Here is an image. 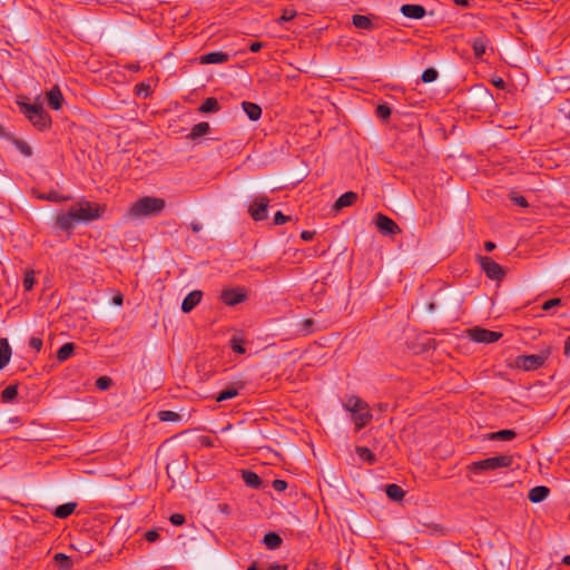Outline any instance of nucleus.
Masks as SVG:
<instances>
[{
    "instance_id": "obj_1",
    "label": "nucleus",
    "mask_w": 570,
    "mask_h": 570,
    "mask_svg": "<svg viewBox=\"0 0 570 570\" xmlns=\"http://www.w3.org/2000/svg\"><path fill=\"white\" fill-rule=\"evenodd\" d=\"M165 207L166 202L164 198L144 196L131 204L128 210V217L131 219L156 217L165 209Z\"/></svg>"
},
{
    "instance_id": "obj_2",
    "label": "nucleus",
    "mask_w": 570,
    "mask_h": 570,
    "mask_svg": "<svg viewBox=\"0 0 570 570\" xmlns=\"http://www.w3.org/2000/svg\"><path fill=\"white\" fill-rule=\"evenodd\" d=\"M343 407L351 413L357 432L364 429L373 419L368 404L356 395L346 396Z\"/></svg>"
},
{
    "instance_id": "obj_3",
    "label": "nucleus",
    "mask_w": 570,
    "mask_h": 570,
    "mask_svg": "<svg viewBox=\"0 0 570 570\" xmlns=\"http://www.w3.org/2000/svg\"><path fill=\"white\" fill-rule=\"evenodd\" d=\"M20 111L28 118V120L39 130H46L51 127L52 120L50 115L43 109L40 104H30L24 101H17Z\"/></svg>"
},
{
    "instance_id": "obj_4",
    "label": "nucleus",
    "mask_w": 570,
    "mask_h": 570,
    "mask_svg": "<svg viewBox=\"0 0 570 570\" xmlns=\"http://www.w3.org/2000/svg\"><path fill=\"white\" fill-rule=\"evenodd\" d=\"M513 464V456L510 454H501L487 458L480 461H473L468 466V472L472 474H481L485 471H493L501 468H510Z\"/></svg>"
},
{
    "instance_id": "obj_5",
    "label": "nucleus",
    "mask_w": 570,
    "mask_h": 570,
    "mask_svg": "<svg viewBox=\"0 0 570 570\" xmlns=\"http://www.w3.org/2000/svg\"><path fill=\"white\" fill-rule=\"evenodd\" d=\"M70 208L73 212L78 224L90 223L92 220L99 219L105 212V206H101L98 203H91L86 199L78 202Z\"/></svg>"
},
{
    "instance_id": "obj_6",
    "label": "nucleus",
    "mask_w": 570,
    "mask_h": 570,
    "mask_svg": "<svg viewBox=\"0 0 570 570\" xmlns=\"http://www.w3.org/2000/svg\"><path fill=\"white\" fill-rule=\"evenodd\" d=\"M551 352L552 348L547 346L539 354L520 355L515 358V365L523 371H535L544 365Z\"/></svg>"
},
{
    "instance_id": "obj_7",
    "label": "nucleus",
    "mask_w": 570,
    "mask_h": 570,
    "mask_svg": "<svg viewBox=\"0 0 570 570\" xmlns=\"http://www.w3.org/2000/svg\"><path fill=\"white\" fill-rule=\"evenodd\" d=\"M476 259L481 266V269L485 273L487 277L492 281H502L505 276L503 267L494 262L491 257L478 255Z\"/></svg>"
},
{
    "instance_id": "obj_8",
    "label": "nucleus",
    "mask_w": 570,
    "mask_h": 570,
    "mask_svg": "<svg viewBox=\"0 0 570 570\" xmlns=\"http://www.w3.org/2000/svg\"><path fill=\"white\" fill-rule=\"evenodd\" d=\"M502 335L501 332L490 331L479 326L469 330V336L475 343H494L499 341Z\"/></svg>"
},
{
    "instance_id": "obj_9",
    "label": "nucleus",
    "mask_w": 570,
    "mask_h": 570,
    "mask_svg": "<svg viewBox=\"0 0 570 570\" xmlns=\"http://www.w3.org/2000/svg\"><path fill=\"white\" fill-rule=\"evenodd\" d=\"M374 222L377 230L384 236H393L401 233L399 225L385 214L377 213Z\"/></svg>"
},
{
    "instance_id": "obj_10",
    "label": "nucleus",
    "mask_w": 570,
    "mask_h": 570,
    "mask_svg": "<svg viewBox=\"0 0 570 570\" xmlns=\"http://www.w3.org/2000/svg\"><path fill=\"white\" fill-rule=\"evenodd\" d=\"M269 198L267 196H257L248 207V213L253 220L262 222L267 218V208Z\"/></svg>"
},
{
    "instance_id": "obj_11",
    "label": "nucleus",
    "mask_w": 570,
    "mask_h": 570,
    "mask_svg": "<svg viewBox=\"0 0 570 570\" xmlns=\"http://www.w3.org/2000/svg\"><path fill=\"white\" fill-rule=\"evenodd\" d=\"M77 224L78 222L75 217V214L71 208H69L68 212H60L57 214L53 227L66 232L68 236H70Z\"/></svg>"
},
{
    "instance_id": "obj_12",
    "label": "nucleus",
    "mask_w": 570,
    "mask_h": 570,
    "mask_svg": "<svg viewBox=\"0 0 570 570\" xmlns=\"http://www.w3.org/2000/svg\"><path fill=\"white\" fill-rule=\"evenodd\" d=\"M220 299L228 306H235L246 299V294L240 288L224 289Z\"/></svg>"
},
{
    "instance_id": "obj_13",
    "label": "nucleus",
    "mask_w": 570,
    "mask_h": 570,
    "mask_svg": "<svg viewBox=\"0 0 570 570\" xmlns=\"http://www.w3.org/2000/svg\"><path fill=\"white\" fill-rule=\"evenodd\" d=\"M230 56L223 51H213L209 53L202 55L197 58V61L200 65H214V63H225L229 61Z\"/></svg>"
},
{
    "instance_id": "obj_14",
    "label": "nucleus",
    "mask_w": 570,
    "mask_h": 570,
    "mask_svg": "<svg viewBox=\"0 0 570 570\" xmlns=\"http://www.w3.org/2000/svg\"><path fill=\"white\" fill-rule=\"evenodd\" d=\"M203 292L202 291H193L188 293L181 303V311L184 313H190L202 301Z\"/></svg>"
},
{
    "instance_id": "obj_15",
    "label": "nucleus",
    "mask_w": 570,
    "mask_h": 570,
    "mask_svg": "<svg viewBox=\"0 0 570 570\" xmlns=\"http://www.w3.org/2000/svg\"><path fill=\"white\" fill-rule=\"evenodd\" d=\"M47 101L51 109H53V110L61 109L65 99H63V96H62L61 90L58 85H55L47 92Z\"/></svg>"
},
{
    "instance_id": "obj_16",
    "label": "nucleus",
    "mask_w": 570,
    "mask_h": 570,
    "mask_svg": "<svg viewBox=\"0 0 570 570\" xmlns=\"http://www.w3.org/2000/svg\"><path fill=\"white\" fill-rule=\"evenodd\" d=\"M357 200V194L354 191H346L341 195L333 205L335 212H340L344 207H348L355 204Z\"/></svg>"
},
{
    "instance_id": "obj_17",
    "label": "nucleus",
    "mask_w": 570,
    "mask_h": 570,
    "mask_svg": "<svg viewBox=\"0 0 570 570\" xmlns=\"http://www.w3.org/2000/svg\"><path fill=\"white\" fill-rule=\"evenodd\" d=\"M401 12L410 19H421L425 16V8L421 4H403Z\"/></svg>"
},
{
    "instance_id": "obj_18",
    "label": "nucleus",
    "mask_w": 570,
    "mask_h": 570,
    "mask_svg": "<svg viewBox=\"0 0 570 570\" xmlns=\"http://www.w3.org/2000/svg\"><path fill=\"white\" fill-rule=\"evenodd\" d=\"M242 479L250 489L259 490L263 485L261 476L250 470H242Z\"/></svg>"
},
{
    "instance_id": "obj_19",
    "label": "nucleus",
    "mask_w": 570,
    "mask_h": 570,
    "mask_svg": "<svg viewBox=\"0 0 570 570\" xmlns=\"http://www.w3.org/2000/svg\"><path fill=\"white\" fill-rule=\"evenodd\" d=\"M550 493V489L544 485H538L529 491L528 498L532 503L544 501Z\"/></svg>"
},
{
    "instance_id": "obj_20",
    "label": "nucleus",
    "mask_w": 570,
    "mask_h": 570,
    "mask_svg": "<svg viewBox=\"0 0 570 570\" xmlns=\"http://www.w3.org/2000/svg\"><path fill=\"white\" fill-rule=\"evenodd\" d=\"M6 140L10 141L24 157L32 156V148L24 140L18 139L12 134H8Z\"/></svg>"
},
{
    "instance_id": "obj_21",
    "label": "nucleus",
    "mask_w": 570,
    "mask_h": 570,
    "mask_svg": "<svg viewBox=\"0 0 570 570\" xmlns=\"http://www.w3.org/2000/svg\"><path fill=\"white\" fill-rule=\"evenodd\" d=\"M37 198L51 203H66L71 200L72 197L70 195H61L56 190H50L48 193L38 194Z\"/></svg>"
},
{
    "instance_id": "obj_22",
    "label": "nucleus",
    "mask_w": 570,
    "mask_h": 570,
    "mask_svg": "<svg viewBox=\"0 0 570 570\" xmlns=\"http://www.w3.org/2000/svg\"><path fill=\"white\" fill-rule=\"evenodd\" d=\"M11 347L7 338H0V370H3L10 362Z\"/></svg>"
},
{
    "instance_id": "obj_23",
    "label": "nucleus",
    "mask_w": 570,
    "mask_h": 570,
    "mask_svg": "<svg viewBox=\"0 0 570 570\" xmlns=\"http://www.w3.org/2000/svg\"><path fill=\"white\" fill-rule=\"evenodd\" d=\"M242 108L249 118V120L252 121L258 120L262 116V108L257 104L250 101H243Z\"/></svg>"
},
{
    "instance_id": "obj_24",
    "label": "nucleus",
    "mask_w": 570,
    "mask_h": 570,
    "mask_svg": "<svg viewBox=\"0 0 570 570\" xmlns=\"http://www.w3.org/2000/svg\"><path fill=\"white\" fill-rule=\"evenodd\" d=\"M262 542L268 550H276L282 546L283 539L276 532H267Z\"/></svg>"
},
{
    "instance_id": "obj_25",
    "label": "nucleus",
    "mask_w": 570,
    "mask_h": 570,
    "mask_svg": "<svg viewBox=\"0 0 570 570\" xmlns=\"http://www.w3.org/2000/svg\"><path fill=\"white\" fill-rule=\"evenodd\" d=\"M209 130H210V126L208 122H206V121L198 122L191 128L190 132L187 135V138L195 141V140L199 139L200 137H203L204 135L208 134Z\"/></svg>"
},
{
    "instance_id": "obj_26",
    "label": "nucleus",
    "mask_w": 570,
    "mask_h": 570,
    "mask_svg": "<svg viewBox=\"0 0 570 570\" xmlns=\"http://www.w3.org/2000/svg\"><path fill=\"white\" fill-rule=\"evenodd\" d=\"M449 296L448 293H438L433 301L429 303L428 309L429 312H435L436 309H441L442 312L446 311V297Z\"/></svg>"
},
{
    "instance_id": "obj_27",
    "label": "nucleus",
    "mask_w": 570,
    "mask_h": 570,
    "mask_svg": "<svg viewBox=\"0 0 570 570\" xmlns=\"http://www.w3.org/2000/svg\"><path fill=\"white\" fill-rule=\"evenodd\" d=\"M220 105L215 97L206 98L198 108L200 114L217 112L220 110Z\"/></svg>"
},
{
    "instance_id": "obj_28",
    "label": "nucleus",
    "mask_w": 570,
    "mask_h": 570,
    "mask_svg": "<svg viewBox=\"0 0 570 570\" xmlns=\"http://www.w3.org/2000/svg\"><path fill=\"white\" fill-rule=\"evenodd\" d=\"M77 508L76 502H68L61 505H58L53 510V515L58 519H67L69 515H71Z\"/></svg>"
},
{
    "instance_id": "obj_29",
    "label": "nucleus",
    "mask_w": 570,
    "mask_h": 570,
    "mask_svg": "<svg viewBox=\"0 0 570 570\" xmlns=\"http://www.w3.org/2000/svg\"><path fill=\"white\" fill-rule=\"evenodd\" d=\"M385 493L389 499L395 502L401 501L405 495V491L400 485L394 483L387 484L385 487Z\"/></svg>"
},
{
    "instance_id": "obj_30",
    "label": "nucleus",
    "mask_w": 570,
    "mask_h": 570,
    "mask_svg": "<svg viewBox=\"0 0 570 570\" xmlns=\"http://www.w3.org/2000/svg\"><path fill=\"white\" fill-rule=\"evenodd\" d=\"M352 22L356 28L362 29V30L371 31L373 29V23H372L371 19L366 16L354 14L352 17Z\"/></svg>"
},
{
    "instance_id": "obj_31",
    "label": "nucleus",
    "mask_w": 570,
    "mask_h": 570,
    "mask_svg": "<svg viewBox=\"0 0 570 570\" xmlns=\"http://www.w3.org/2000/svg\"><path fill=\"white\" fill-rule=\"evenodd\" d=\"M517 436L514 430H500L488 434L489 440L511 441Z\"/></svg>"
},
{
    "instance_id": "obj_32",
    "label": "nucleus",
    "mask_w": 570,
    "mask_h": 570,
    "mask_svg": "<svg viewBox=\"0 0 570 570\" xmlns=\"http://www.w3.org/2000/svg\"><path fill=\"white\" fill-rule=\"evenodd\" d=\"M18 396V385L10 384L1 392V401L3 403H11L16 401Z\"/></svg>"
},
{
    "instance_id": "obj_33",
    "label": "nucleus",
    "mask_w": 570,
    "mask_h": 570,
    "mask_svg": "<svg viewBox=\"0 0 570 570\" xmlns=\"http://www.w3.org/2000/svg\"><path fill=\"white\" fill-rule=\"evenodd\" d=\"M356 454L358 458L368 464H375L376 463V456L375 454L366 446H356L355 449Z\"/></svg>"
},
{
    "instance_id": "obj_34",
    "label": "nucleus",
    "mask_w": 570,
    "mask_h": 570,
    "mask_svg": "<svg viewBox=\"0 0 570 570\" xmlns=\"http://www.w3.org/2000/svg\"><path fill=\"white\" fill-rule=\"evenodd\" d=\"M75 352L73 343H66L57 351V360L59 362L67 361Z\"/></svg>"
},
{
    "instance_id": "obj_35",
    "label": "nucleus",
    "mask_w": 570,
    "mask_h": 570,
    "mask_svg": "<svg viewBox=\"0 0 570 570\" xmlns=\"http://www.w3.org/2000/svg\"><path fill=\"white\" fill-rule=\"evenodd\" d=\"M238 390L239 389L236 387L235 385H230V386L226 387L225 390L220 391L216 395L215 399L217 402H224V401L230 400L238 395Z\"/></svg>"
},
{
    "instance_id": "obj_36",
    "label": "nucleus",
    "mask_w": 570,
    "mask_h": 570,
    "mask_svg": "<svg viewBox=\"0 0 570 570\" xmlns=\"http://www.w3.org/2000/svg\"><path fill=\"white\" fill-rule=\"evenodd\" d=\"M55 563L59 567L61 570H68L72 567V560L69 556L65 553H56L53 557Z\"/></svg>"
},
{
    "instance_id": "obj_37",
    "label": "nucleus",
    "mask_w": 570,
    "mask_h": 570,
    "mask_svg": "<svg viewBox=\"0 0 570 570\" xmlns=\"http://www.w3.org/2000/svg\"><path fill=\"white\" fill-rule=\"evenodd\" d=\"M158 419L161 422H177L180 420V415L177 412L164 410L158 412Z\"/></svg>"
},
{
    "instance_id": "obj_38",
    "label": "nucleus",
    "mask_w": 570,
    "mask_h": 570,
    "mask_svg": "<svg viewBox=\"0 0 570 570\" xmlns=\"http://www.w3.org/2000/svg\"><path fill=\"white\" fill-rule=\"evenodd\" d=\"M474 55L478 59H481L485 52L487 43L483 38H475L472 45Z\"/></svg>"
},
{
    "instance_id": "obj_39",
    "label": "nucleus",
    "mask_w": 570,
    "mask_h": 570,
    "mask_svg": "<svg viewBox=\"0 0 570 570\" xmlns=\"http://www.w3.org/2000/svg\"><path fill=\"white\" fill-rule=\"evenodd\" d=\"M297 333L299 335H306L313 332L314 321L311 318L304 320L297 324Z\"/></svg>"
},
{
    "instance_id": "obj_40",
    "label": "nucleus",
    "mask_w": 570,
    "mask_h": 570,
    "mask_svg": "<svg viewBox=\"0 0 570 570\" xmlns=\"http://www.w3.org/2000/svg\"><path fill=\"white\" fill-rule=\"evenodd\" d=\"M36 284V276L33 271H27L24 273L22 285L24 291H31Z\"/></svg>"
},
{
    "instance_id": "obj_41",
    "label": "nucleus",
    "mask_w": 570,
    "mask_h": 570,
    "mask_svg": "<svg viewBox=\"0 0 570 570\" xmlns=\"http://www.w3.org/2000/svg\"><path fill=\"white\" fill-rule=\"evenodd\" d=\"M439 72L434 68H428L422 72L421 80L425 83L433 82L438 79Z\"/></svg>"
},
{
    "instance_id": "obj_42",
    "label": "nucleus",
    "mask_w": 570,
    "mask_h": 570,
    "mask_svg": "<svg viewBox=\"0 0 570 570\" xmlns=\"http://www.w3.org/2000/svg\"><path fill=\"white\" fill-rule=\"evenodd\" d=\"M375 115L379 119L387 120L391 116V108L386 104L376 107Z\"/></svg>"
},
{
    "instance_id": "obj_43",
    "label": "nucleus",
    "mask_w": 570,
    "mask_h": 570,
    "mask_svg": "<svg viewBox=\"0 0 570 570\" xmlns=\"http://www.w3.org/2000/svg\"><path fill=\"white\" fill-rule=\"evenodd\" d=\"M509 198L514 205L520 206L522 208H527L529 206V203L525 199V197L517 193H511Z\"/></svg>"
},
{
    "instance_id": "obj_44",
    "label": "nucleus",
    "mask_w": 570,
    "mask_h": 570,
    "mask_svg": "<svg viewBox=\"0 0 570 570\" xmlns=\"http://www.w3.org/2000/svg\"><path fill=\"white\" fill-rule=\"evenodd\" d=\"M112 384L109 376H100L96 380V387L100 391H107Z\"/></svg>"
},
{
    "instance_id": "obj_45",
    "label": "nucleus",
    "mask_w": 570,
    "mask_h": 570,
    "mask_svg": "<svg viewBox=\"0 0 570 570\" xmlns=\"http://www.w3.org/2000/svg\"><path fill=\"white\" fill-rule=\"evenodd\" d=\"M230 347L237 354H244L245 353L244 341L242 338L236 337V336H234L230 340Z\"/></svg>"
},
{
    "instance_id": "obj_46",
    "label": "nucleus",
    "mask_w": 570,
    "mask_h": 570,
    "mask_svg": "<svg viewBox=\"0 0 570 570\" xmlns=\"http://www.w3.org/2000/svg\"><path fill=\"white\" fill-rule=\"evenodd\" d=\"M291 220L292 217L284 215L281 210L276 212L274 215V225H283Z\"/></svg>"
},
{
    "instance_id": "obj_47",
    "label": "nucleus",
    "mask_w": 570,
    "mask_h": 570,
    "mask_svg": "<svg viewBox=\"0 0 570 570\" xmlns=\"http://www.w3.org/2000/svg\"><path fill=\"white\" fill-rule=\"evenodd\" d=\"M562 304V299L561 298H551V299H548L543 304H542V309L543 311H550L551 308L556 307V306H560Z\"/></svg>"
},
{
    "instance_id": "obj_48",
    "label": "nucleus",
    "mask_w": 570,
    "mask_h": 570,
    "mask_svg": "<svg viewBox=\"0 0 570 570\" xmlns=\"http://www.w3.org/2000/svg\"><path fill=\"white\" fill-rule=\"evenodd\" d=\"M169 521L174 525H183L186 522V517L181 513H174L170 515Z\"/></svg>"
},
{
    "instance_id": "obj_49",
    "label": "nucleus",
    "mask_w": 570,
    "mask_h": 570,
    "mask_svg": "<svg viewBox=\"0 0 570 570\" xmlns=\"http://www.w3.org/2000/svg\"><path fill=\"white\" fill-rule=\"evenodd\" d=\"M272 487L277 492H283L287 489V482L285 480L275 479L272 483Z\"/></svg>"
},
{
    "instance_id": "obj_50",
    "label": "nucleus",
    "mask_w": 570,
    "mask_h": 570,
    "mask_svg": "<svg viewBox=\"0 0 570 570\" xmlns=\"http://www.w3.org/2000/svg\"><path fill=\"white\" fill-rule=\"evenodd\" d=\"M29 346L33 348L36 352H39L42 347V338L32 336L29 340Z\"/></svg>"
},
{
    "instance_id": "obj_51",
    "label": "nucleus",
    "mask_w": 570,
    "mask_h": 570,
    "mask_svg": "<svg viewBox=\"0 0 570 570\" xmlns=\"http://www.w3.org/2000/svg\"><path fill=\"white\" fill-rule=\"evenodd\" d=\"M144 537L148 542H156L159 539V533L157 530H148Z\"/></svg>"
},
{
    "instance_id": "obj_52",
    "label": "nucleus",
    "mask_w": 570,
    "mask_h": 570,
    "mask_svg": "<svg viewBox=\"0 0 570 570\" xmlns=\"http://www.w3.org/2000/svg\"><path fill=\"white\" fill-rule=\"evenodd\" d=\"M295 16V11L292 10V9H285L282 17H281V20L282 21H289L292 18H294Z\"/></svg>"
},
{
    "instance_id": "obj_53",
    "label": "nucleus",
    "mask_w": 570,
    "mask_h": 570,
    "mask_svg": "<svg viewBox=\"0 0 570 570\" xmlns=\"http://www.w3.org/2000/svg\"><path fill=\"white\" fill-rule=\"evenodd\" d=\"M314 236H315L314 230H303L301 234V238L306 242L312 240Z\"/></svg>"
},
{
    "instance_id": "obj_54",
    "label": "nucleus",
    "mask_w": 570,
    "mask_h": 570,
    "mask_svg": "<svg viewBox=\"0 0 570 570\" xmlns=\"http://www.w3.org/2000/svg\"><path fill=\"white\" fill-rule=\"evenodd\" d=\"M263 47H265L264 42L255 41V42L250 43L249 50L252 52H258Z\"/></svg>"
},
{
    "instance_id": "obj_55",
    "label": "nucleus",
    "mask_w": 570,
    "mask_h": 570,
    "mask_svg": "<svg viewBox=\"0 0 570 570\" xmlns=\"http://www.w3.org/2000/svg\"><path fill=\"white\" fill-rule=\"evenodd\" d=\"M268 570H287V564L272 563Z\"/></svg>"
},
{
    "instance_id": "obj_56",
    "label": "nucleus",
    "mask_w": 570,
    "mask_h": 570,
    "mask_svg": "<svg viewBox=\"0 0 570 570\" xmlns=\"http://www.w3.org/2000/svg\"><path fill=\"white\" fill-rule=\"evenodd\" d=\"M137 88V92L140 94L142 90L146 91V96H148V89H149V86L144 83V82H140L136 86Z\"/></svg>"
},
{
    "instance_id": "obj_57",
    "label": "nucleus",
    "mask_w": 570,
    "mask_h": 570,
    "mask_svg": "<svg viewBox=\"0 0 570 570\" xmlns=\"http://www.w3.org/2000/svg\"><path fill=\"white\" fill-rule=\"evenodd\" d=\"M190 228H191V230H193L194 233H198V232H200V230H202L203 226H202V224H200V223L193 222V223L190 224Z\"/></svg>"
},
{
    "instance_id": "obj_58",
    "label": "nucleus",
    "mask_w": 570,
    "mask_h": 570,
    "mask_svg": "<svg viewBox=\"0 0 570 570\" xmlns=\"http://www.w3.org/2000/svg\"><path fill=\"white\" fill-rule=\"evenodd\" d=\"M495 247H497L495 244L491 240H488L484 243V249L487 252H492Z\"/></svg>"
},
{
    "instance_id": "obj_59",
    "label": "nucleus",
    "mask_w": 570,
    "mask_h": 570,
    "mask_svg": "<svg viewBox=\"0 0 570 570\" xmlns=\"http://www.w3.org/2000/svg\"><path fill=\"white\" fill-rule=\"evenodd\" d=\"M493 85L498 88L503 89L505 86V82L502 78H498L497 80H493Z\"/></svg>"
},
{
    "instance_id": "obj_60",
    "label": "nucleus",
    "mask_w": 570,
    "mask_h": 570,
    "mask_svg": "<svg viewBox=\"0 0 570 570\" xmlns=\"http://www.w3.org/2000/svg\"><path fill=\"white\" fill-rule=\"evenodd\" d=\"M112 302H114V304H116V305H122V302H124L122 295H121V294L116 295V296L112 298Z\"/></svg>"
},
{
    "instance_id": "obj_61",
    "label": "nucleus",
    "mask_w": 570,
    "mask_h": 570,
    "mask_svg": "<svg viewBox=\"0 0 570 570\" xmlns=\"http://www.w3.org/2000/svg\"><path fill=\"white\" fill-rule=\"evenodd\" d=\"M453 2L460 7H469L470 4V0H453Z\"/></svg>"
},
{
    "instance_id": "obj_62",
    "label": "nucleus",
    "mask_w": 570,
    "mask_h": 570,
    "mask_svg": "<svg viewBox=\"0 0 570 570\" xmlns=\"http://www.w3.org/2000/svg\"><path fill=\"white\" fill-rule=\"evenodd\" d=\"M564 355L566 356L570 355V336L567 338V341L564 343Z\"/></svg>"
},
{
    "instance_id": "obj_63",
    "label": "nucleus",
    "mask_w": 570,
    "mask_h": 570,
    "mask_svg": "<svg viewBox=\"0 0 570 570\" xmlns=\"http://www.w3.org/2000/svg\"><path fill=\"white\" fill-rule=\"evenodd\" d=\"M202 444L206 445V446H210L212 445V441H210V439L208 436H205V438H203Z\"/></svg>"
},
{
    "instance_id": "obj_64",
    "label": "nucleus",
    "mask_w": 570,
    "mask_h": 570,
    "mask_svg": "<svg viewBox=\"0 0 570 570\" xmlns=\"http://www.w3.org/2000/svg\"><path fill=\"white\" fill-rule=\"evenodd\" d=\"M562 563L567 564V566H570V556H564L563 559H562Z\"/></svg>"
}]
</instances>
